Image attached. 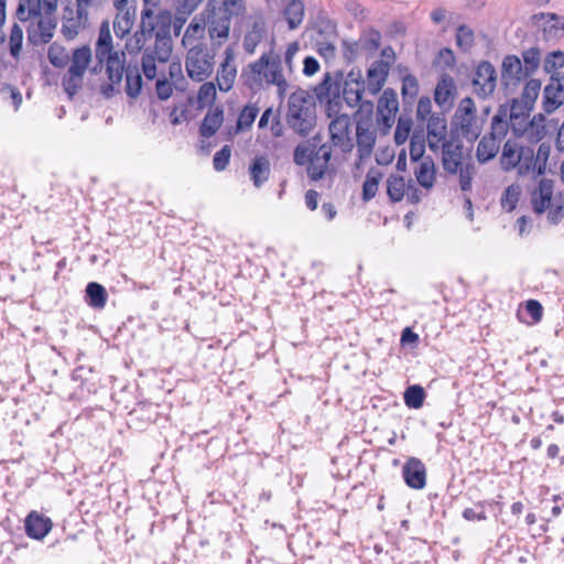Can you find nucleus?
<instances>
[{
	"label": "nucleus",
	"instance_id": "1",
	"mask_svg": "<svg viewBox=\"0 0 564 564\" xmlns=\"http://www.w3.org/2000/svg\"><path fill=\"white\" fill-rule=\"evenodd\" d=\"M171 14L167 11H161L156 15L150 10H142L140 30L130 36L126 43V48L130 53H137L142 50L147 42V36L155 35L153 47H147L142 55L141 66L145 77L154 79L158 74V66L169 62L173 44L170 35Z\"/></svg>",
	"mask_w": 564,
	"mask_h": 564
},
{
	"label": "nucleus",
	"instance_id": "2",
	"mask_svg": "<svg viewBox=\"0 0 564 564\" xmlns=\"http://www.w3.org/2000/svg\"><path fill=\"white\" fill-rule=\"evenodd\" d=\"M241 79L254 93L274 86L280 98H284L290 89L282 57L274 50L263 53L257 61L248 64L241 72Z\"/></svg>",
	"mask_w": 564,
	"mask_h": 564
},
{
	"label": "nucleus",
	"instance_id": "3",
	"mask_svg": "<svg viewBox=\"0 0 564 564\" xmlns=\"http://www.w3.org/2000/svg\"><path fill=\"white\" fill-rule=\"evenodd\" d=\"M333 83L330 75L326 74L323 82L315 88V95L319 101H327L328 117L336 115L329 123V134L332 144L338 148L343 153L349 152L352 148L349 137L350 118L348 115H337V102L330 100V89Z\"/></svg>",
	"mask_w": 564,
	"mask_h": 564
},
{
	"label": "nucleus",
	"instance_id": "4",
	"mask_svg": "<svg viewBox=\"0 0 564 564\" xmlns=\"http://www.w3.org/2000/svg\"><path fill=\"white\" fill-rule=\"evenodd\" d=\"M532 208L535 214L546 213L551 224H557L564 216L563 199L554 194V182L542 178L531 195Z\"/></svg>",
	"mask_w": 564,
	"mask_h": 564
},
{
	"label": "nucleus",
	"instance_id": "5",
	"mask_svg": "<svg viewBox=\"0 0 564 564\" xmlns=\"http://www.w3.org/2000/svg\"><path fill=\"white\" fill-rule=\"evenodd\" d=\"M213 48L221 46L229 37L234 15L218 8L217 0H209L200 12Z\"/></svg>",
	"mask_w": 564,
	"mask_h": 564
},
{
	"label": "nucleus",
	"instance_id": "6",
	"mask_svg": "<svg viewBox=\"0 0 564 564\" xmlns=\"http://www.w3.org/2000/svg\"><path fill=\"white\" fill-rule=\"evenodd\" d=\"M489 113V108L485 110L484 117L477 115L476 105L470 97L463 98L453 117V126L467 140H476L481 131Z\"/></svg>",
	"mask_w": 564,
	"mask_h": 564
},
{
	"label": "nucleus",
	"instance_id": "7",
	"mask_svg": "<svg viewBox=\"0 0 564 564\" xmlns=\"http://www.w3.org/2000/svg\"><path fill=\"white\" fill-rule=\"evenodd\" d=\"M208 46H194L185 55V70L187 76L197 83H203L212 76L215 69V51Z\"/></svg>",
	"mask_w": 564,
	"mask_h": 564
},
{
	"label": "nucleus",
	"instance_id": "8",
	"mask_svg": "<svg viewBox=\"0 0 564 564\" xmlns=\"http://www.w3.org/2000/svg\"><path fill=\"white\" fill-rule=\"evenodd\" d=\"M286 121L296 133L308 134L315 126L311 104L304 97L293 94L289 100Z\"/></svg>",
	"mask_w": 564,
	"mask_h": 564
},
{
	"label": "nucleus",
	"instance_id": "9",
	"mask_svg": "<svg viewBox=\"0 0 564 564\" xmlns=\"http://www.w3.org/2000/svg\"><path fill=\"white\" fill-rule=\"evenodd\" d=\"M117 55V53H115ZM126 74V91L131 98L139 96L142 88L141 73L137 67H128L124 69L120 64L118 56L112 55V47L110 46V33L108 32V80L119 82Z\"/></svg>",
	"mask_w": 564,
	"mask_h": 564
},
{
	"label": "nucleus",
	"instance_id": "10",
	"mask_svg": "<svg viewBox=\"0 0 564 564\" xmlns=\"http://www.w3.org/2000/svg\"><path fill=\"white\" fill-rule=\"evenodd\" d=\"M55 12L43 9L42 13L28 21V40L32 45H43L53 39L57 25Z\"/></svg>",
	"mask_w": 564,
	"mask_h": 564
},
{
	"label": "nucleus",
	"instance_id": "11",
	"mask_svg": "<svg viewBox=\"0 0 564 564\" xmlns=\"http://www.w3.org/2000/svg\"><path fill=\"white\" fill-rule=\"evenodd\" d=\"M62 29L61 32L67 40L75 39L87 22L86 7L75 0H62Z\"/></svg>",
	"mask_w": 564,
	"mask_h": 564
},
{
	"label": "nucleus",
	"instance_id": "12",
	"mask_svg": "<svg viewBox=\"0 0 564 564\" xmlns=\"http://www.w3.org/2000/svg\"><path fill=\"white\" fill-rule=\"evenodd\" d=\"M365 91L367 90L365 88V80L362 79L361 72L350 70L347 74L343 88V98L346 104L351 108L360 106L362 109L371 111L373 107L372 102L362 100V94Z\"/></svg>",
	"mask_w": 564,
	"mask_h": 564
},
{
	"label": "nucleus",
	"instance_id": "13",
	"mask_svg": "<svg viewBox=\"0 0 564 564\" xmlns=\"http://www.w3.org/2000/svg\"><path fill=\"white\" fill-rule=\"evenodd\" d=\"M238 75L236 64V54L231 46L226 47L223 55V61L219 63L216 70L217 87L221 93H228L235 86Z\"/></svg>",
	"mask_w": 564,
	"mask_h": 564
},
{
	"label": "nucleus",
	"instance_id": "14",
	"mask_svg": "<svg viewBox=\"0 0 564 564\" xmlns=\"http://www.w3.org/2000/svg\"><path fill=\"white\" fill-rule=\"evenodd\" d=\"M497 86V72L489 62H481L475 70L473 79L474 93L482 99L491 96Z\"/></svg>",
	"mask_w": 564,
	"mask_h": 564
},
{
	"label": "nucleus",
	"instance_id": "15",
	"mask_svg": "<svg viewBox=\"0 0 564 564\" xmlns=\"http://www.w3.org/2000/svg\"><path fill=\"white\" fill-rule=\"evenodd\" d=\"M398 109L399 101L395 93L391 89L384 90L377 106V121L382 126L383 133H387L393 126Z\"/></svg>",
	"mask_w": 564,
	"mask_h": 564
},
{
	"label": "nucleus",
	"instance_id": "16",
	"mask_svg": "<svg viewBox=\"0 0 564 564\" xmlns=\"http://www.w3.org/2000/svg\"><path fill=\"white\" fill-rule=\"evenodd\" d=\"M530 75L522 66V61L517 55H507L501 64V84L506 89L517 87Z\"/></svg>",
	"mask_w": 564,
	"mask_h": 564
},
{
	"label": "nucleus",
	"instance_id": "17",
	"mask_svg": "<svg viewBox=\"0 0 564 564\" xmlns=\"http://www.w3.org/2000/svg\"><path fill=\"white\" fill-rule=\"evenodd\" d=\"M357 153L359 162L370 159L377 139L376 129L371 126L369 119L357 122Z\"/></svg>",
	"mask_w": 564,
	"mask_h": 564
},
{
	"label": "nucleus",
	"instance_id": "18",
	"mask_svg": "<svg viewBox=\"0 0 564 564\" xmlns=\"http://www.w3.org/2000/svg\"><path fill=\"white\" fill-rule=\"evenodd\" d=\"M564 101V74L551 76L544 87L542 107L546 113L554 112Z\"/></svg>",
	"mask_w": 564,
	"mask_h": 564
},
{
	"label": "nucleus",
	"instance_id": "19",
	"mask_svg": "<svg viewBox=\"0 0 564 564\" xmlns=\"http://www.w3.org/2000/svg\"><path fill=\"white\" fill-rule=\"evenodd\" d=\"M117 15L113 20V32L118 37L128 35L133 26L135 9L128 6V0H113Z\"/></svg>",
	"mask_w": 564,
	"mask_h": 564
},
{
	"label": "nucleus",
	"instance_id": "20",
	"mask_svg": "<svg viewBox=\"0 0 564 564\" xmlns=\"http://www.w3.org/2000/svg\"><path fill=\"white\" fill-rule=\"evenodd\" d=\"M390 70L389 61H376L367 70V78L365 82V88L371 96L377 95L386 84L388 74Z\"/></svg>",
	"mask_w": 564,
	"mask_h": 564
},
{
	"label": "nucleus",
	"instance_id": "21",
	"mask_svg": "<svg viewBox=\"0 0 564 564\" xmlns=\"http://www.w3.org/2000/svg\"><path fill=\"white\" fill-rule=\"evenodd\" d=\"M533 25L542 31L545 40L558 36L564 31V17L555 13H538L531 18Z\"/></svg>",
	"mask_w": 564,
	"mask_h": 564
},
{
	"label": "nucleus",
	"instance_id": "22",
	"mask_svg": "<svg viewBox=\"0 0 564 564\" xmlns=\"http://www.w3.org/2000/svg\"><path fill=\"white\" fill-rule=\"evenodd\" d=\"M405 484L413 489H422L426 484V469L424 464L415 457L406 460L402 468Z\"/></svg>",
	"mask_w": 564,
	"mask_h": 564
},
{
	"label": "nucleus",
	"instance_id": "23",
	"mask_svg": "<svg viewBox=\"0 0 564 564\" xmlns=\"http://www.w3.org/2000/svg\"><path fill=\"white\" fill-rule=\"evenodd\" d=\"M206 34V26L204 23V19L200 14H196L187 28L185 29L184 35L182 37V45L186 50H191L194 46H207L203 40Z\"/></svg>",
	"mask_w": 564,
	"mask_h": 564
},
{
	"label": "nucleus",
	"instance_id": "24",
	"mask_svg": "<svg viewBox=\"0 0 564 564\" xmlns=\"http://www.w3.org/2000/svg\"><path fill=\"white\" fill-rule=\"evenodd\" d=\"M444 170L449 174H456L463 163V147L458 142L448 141L441 145Z\"/></svg>",
	"mask_w": 564,
	"mask_h": 564
},
{
	"label": "nucleus",
	"instance_id": "25",
	"mask_svg": "<svg viewBox=\"0 0 564 564\" xmlns=\"http://www.w3.org/2000/svg\"><path fill=\"white\" fill-rule=\"evenodd\" d=\"M330 158L332 147L328 144H321L317 152L306 164L307 174L313 181H318L325 175Z\"/></svg>",
	"mask_w": 564,
	"mask_h": 564
},
{
	"label": "nucleus",
	"instance_id": "26",
	"mask_svg": "<svg viewBox=\"0 0 564 564\" xmlns=\"http://www.w3.org/2000/svg\"><path fill=\"white\" fill-rule=\"evenodd\" d=\"M447 126L442 116H431L427 121V142L432 151H437L443 143H446Z\"/></svg>",
	"mask_w": 564,
	"mask_h": 564
},
{
	"label": "nucleus",
	"instance_id": "27",
	"mask_svg": "<svg viewBox=\"0 0 564 564\" xmlns=\"http://www.w3.org/2000/svg\"><path fill=\"white\" fill-rule=\"evenodd\" d=\"M455 94L456 85L453 77L447 74L442 75L434 93L435 102L442 108H448L452 106Z\"/></svg>",
	"mask_w": 564,
	"mask_h": 564
},
{
	"label": "nucleus",
	"instance_id": "28",
	"mask_svg": "<svg viewBox=\"0 0 564 564\" xmlns=\"http://www.w3.org/2000/svg\"><path fill=\"white\" fill-rule=\"evenodd\" d=\"M414 176L416 182L426 191L430 192L436 181L435 164L431 158H424L414 169Z\"/></svg>",
	"mask_w": 564,
	"mask_h": 564
},
{
	"label": "nucleus",
	"instance_id": "29",
	"mask_svg": "<svg viewBox=\"0 0 564 564\" xmlns=\"http://www.w3.org/2000/svg\"><path fill=\"white\" fill-rule=\"evenodd\" d=\"M52 529V522L35 511H32L25 519V531L30 538L41 540Z\"/></svg>",
	"mask_w": 564,
	"mask_h": 564
},
{
	"label": "nucleus",
	"instance_id": "30",
	"mask_svg": "<svg viewBox=\"0 0 564 564\" xmlns=\"http://www.w3.org/2000/svg\"><path fill=\"white\" fill-rule=\"evenodd\" d=\"M270 174L271 163L269 159L264 155L256 156L249 165V175L252 184L257 188L261 187L269 180Z\"/></svg>",
	"mask_w": 564,
	"mask_h": 564
},
{
	"label": "nucleus",
	"instance_id": "31",
	"mask_svg": "<svg viewBox=\"0 0 564 564\" xmlns=\"http://www.w3.org/2000/svg\"><path fill=\"white\" fill-rule=\"evenodd\" d=\"M527 147L519 144L516 140L509 139L502 148L500 164L505 171H511L519 165L523 150Z\"/></svg>",
	"mask_w": 564,
	"mask_h": 564
},
{
	"label": "nucleus",
	"instance_id": "32",
	"mask_svg": "<svg viewBox=\"0 0 564 564\" xmlns=\"http://www.w3.org/2000/svg\"><path fill=\"white\" fill-rule=\"evenodd\" d=\"M509 129L510 123L508 120V107L500 106L491 119L490 132L487 135L501 143V141L506 138Z\"/></svg>",
	"mask_w": 564,
	"mask_h": 564
},
{
	"label": "nucleus",
	"instance_id": "33",
	"mask_svg": "<svg viewBox=\"0 0 564 564\" xmlns=\"http://www.w3.org/2000/svg\"><path fill=\"white\" fill-rule=\"evenodd\" d=\"M224 122V110L221 107H214L205 115L203 122L199 127V133L204 138L215 135Z\"/></svg>",
	"mask_w": 564,
	"mask_h": 564
},
{
	"label": "nucleus",
	"instance_id": "34",
	"mask_svg": "<svg viewBox=\"0 0 564 564\" xmlns=\"http://www.w3.org/2000/svg\"><path fill=\"white\" fill-rule=\"evenodd\" d=\"M290 30L297 29L305 15V6L303 0H289L282 11Z\"/></svg>",
	"mask_w": 564,
	"mask_h": 564
},
{
	"label": "nucleus",
	"instance_id": "35",
	"mask_svg": "<svg viewBox=\"0 0 564 564\" xmlns=\"http://www.w3.org/2000/svg\"><path fill=\"white\" fill-rule=\"evenodd\" d=\"M547 133L546 118L542 113H536L530 119L523 138L529 142L536 143L543 140Z\"/></svg>",
	"mask_w": 564,
	"mask_h": 564
},
{
	"label": "nucleus",
	"instance_id": "36",
	"mask_svg": "<svg viewBox=\"0 0 564 564\" xmlns=\"http://www.w3.org/2000/svg\"><path fill=\"white\" fill-rule=\"evenodd\" d=\"M259 109L256 105H246L240 111L237 123L234 128H228V137L231 138L239 132L249 129L258 116Z\"/></svg>",
	"mask_w": 564,
	"mask_h": 564
},
{
	"label": "nucleus",
	"instance_id": "37",
	"mask_svg": "<svg viewBox=\"0 0 564 564\" xmlns=\"http://www.w3.org/2000/svg\"><path fill=\"white\" fill-rule=\"evenodd\" d=\"M500 149V142L496 141L489 135H484L476 150V156L478 162L486 163L494 159Z\"/></svg>",
	"mask_w": 564,
	"mask_h": 564
},
{
	"label": "nucleus",
	"instance_id": "38",
	"mask_svg": "<svg viewBox=\"0 0 564 564\" xmlns=\"http://www.w3.org/2000/svg\"><path fill=\"white\" fill-rule=\"evenodd\" d=\"M316 138L306 140L297 144L294 150V162L297 165H306L313 155L317 152L319 144Z\"/></svg>",
	"mask_w": 564,
	"mask_h": 564
},
{
	"label": "nucleus",
	"instance_id": "39",
	"mask_svg": "<svg viewBox=\"0 0 564 564\" xmlns=\"http://www.w3.org/2000/svg\"><path fill=\"white\" fill-rule=\"evenodd\" d=\"M264 34V23L254 22L251 30H249L243 37V50L249 54H253L258 44L262 41Z\"/></svg>",
	"mask_w": 564,
	"mask_h": 564
},
{
	"label": "nucleus",
	"instance_id": "40",
	"mask_svg": "<svg viewBox=\"0 0 564 564\" xmlns=\"http://www.w3.org/2000/svg\"><path fill=\"white\" fill-rule=\"evenodd\" d=\"M43 12V0H20L17 8V17L21 22Z\"/></svg>",
	"mask_w": 564,
	"mask_h": 564
},
{
	"label": "nucleus",
	"instance_id": "41",
	"mask_svg": "<svg viewBox=\"0 0 564 564\" xmlns=\"http://www.w3.org/2000/svg\"><path fill=\"white\" fill-rule=\"evenodd\" d=\"M91 59V50L88 46L76 48L73 52L72 63L68 68L69 72H79L84 75L89 62Z\"/></svg>",
	"mask_w": 564,
	"mask_h": 564
},
{
	"label": "nucleus",
	"instance_id": "42",
	"mask_svg": "<svg viewBox=\"0 0 564 564\" xmlns=\"http://www.w3.org/2000/svg\"><path fill=\"white\" fill-rule=\"evenodd\" d=\"M541 86L542 84L540 79L531 78L525 82L521 95L517 98L523 104L534 108L535 101L541 91Z\"/></svg>",
	"mask_w": 564,
	"mask_h": 564
},
{
	"label": "nucleus",
	"instance_id": "43",
	"mask_svg": "<svg viewBox=\"0 0 564 564\" xmlns=\"http://www.w3.org/2000/svg\"><path fill=\"white\" fill-rule=\"evenodd\" d=\"M406 187L405 181L401 175H390L387 180V193L393 202L403 199Z\"/></svg>",
	"mask_w": 564,
	"mask_h": 564
},
{
	"label": "nucleus",
	"instance_id": "44",
	"mask_svg": "<svg viewBox=\"0 0 564 564\" xmlns=\"http://www.w3.org/2000/svg\"><path fill=\"white\" fill-rule=\"evenodd\" d=\"M86 302L94 308H102L105 305V289L101 284L90 282L86 286Z\"/></svg>",
	"mask_w": 564,
	"mask_h": 564
},
{
	"label": "nucleus",
	"instance_id": "45",
	"mask_svg": "<svg viewBox=\"0 0 564 564\" xmlns=\"http://www.w3.org/2000/svg\"><path fill=\"white\" fill-rule=\"evenodd\" d=\"M96 65L91 67L93 73L100 72L106 59V20L102 21L99 26V36L96 46Z\"/></svg>",
	"mask_w": 564,
	"mask_h": 564
},
{
	"label": "nucleus",
	"instance_id": "46",
	"mask_svg": "<svg viewBox=\"0 0 564 564\" xmlns=\"http://www.w3.org/2000/svg\"><path fill=\"white\" fill-rule=\"evenodd\" d=\"M520 196H521L520 185H518V184L509 185L505 189V192L501 196V200H500L501 207L508 213L512 212L517 207Z\"/></svg>",
	"mask_w": 564,
	"mask_h": 564
},
{
	"label": "nucleus",
	"instance_id": "47",
	"mask_svg": "<svg viewBox=\"0 0 564 564\" xmlns=\"http://www.w3.org/2000/svg\"><path fill=\"white\" fill-rule=\"evenodd\" d=\"M381 180V173L375 170H371L367 173L366 180L362 185V198L364 200L372 199L379 187V182Z\"/></svg>",
	"mask_w": 564,
	"mask_h": 564
},
{
	"label": "nucleus",
	"instance_id": "48",
	"mask_svg": "<svg viewBox=\"0 0 564 564\" xmlns=\"http://www.w3.org/2000/svg\"><path fill=\"white\" fill-rule=\"evenodd\" d=\"M404 403L410 409H420L425 399L424 389L421 386H411L404 392Z\"/></svg>",
	"mask_w": 564,
	"mask_h": 564
},
{
	"label": "nucleus",
	"instance_id": "49",
	"mask_svg": "<svg viewBox=\"0 0 564 564\" xmlns=\"http://www.w3.org/2000/svg\"><path fill=\"white\" fill-rule=\"evenodd\" d=\"M516 169L520 176L532 174L534 177H536L534 151L531 148L527 147L525 150H523L519 165H517Z\"/></svg>",
	"mask_w": 564,
	"mask_h": 564
},
{
	"label": "nucleus",
	"instance_id": "50",
	"mask_svg": "<svg viewBox=\"0 0 564 564\" xmlns=\"http://www.w3.org/2000/svg\"><path fill=\"white\" fill-rule=\"evenodd\" d=\"M217 87L213 82H203L197 93V102L200 108L210 106L217 95Z\"/></svg>",
	"mask_w": 564,
	"mask_h": 564
},
{
	"label": "nucleus",
	"instance_id": "51",
	"mask_svg": "<svg viewBox=\"0 0 564 564\" xmlns=\"http://www.w3.org/2000/svg\"><path fill=\"white\" fill-rule=\"evenodd\" d=\"M551 154V145L547 143H541L534 153L535 162V175L541 176L545 174L547 169V161Z\"/></svg>",
	"mask_w": 564,
	"mask_h": 564
},
{
	"label": "nucleus",
	"instance_id": "52",
	"mask_svg": "<svg viewBox=\"0 0 564 564\" xmlns=\"http://www.w3.org/2000/svg\"><path fill=\"white\" fill-rule=\"evenodd\" d=\"M82 73L79 72H67L63 77L62 85L69 98H72L83 85Z\"/></svg>",
	"mask_w": 564,
	"mask_h": 564
},
{
	"label": "nucleus",
	"instance_id": "53",
	"mask_svg": "<svg viewBox=\"0 0 564 564\" xmlns=\"http://www.w3.org/2000/svg\"><path fill=\"white\" fill-rule=\"evenodd\" d=\"M522 66L528 72L529 75H532L536 72L541 63V52L536 47H531L522 52Z\"/></svg>",
	"mask_w": 564,
	"mask_h": 564
},
{
	"label": "nucleus",
	"instance_id": "54",
	"mask_svg": "<svg viewBox=\"0 0 564 564\" xmlns=\"http://www.w3.org/2000/svg\"><path fill=\"white\" fill-rule=\"evenodd\" d=\"M22 43L23 29L18 23H14L11 28L9 36V48L12 57L18 58L20 56L22 51Z\"/></svg>",
	"mask_w": 564,
	"mask_h": 564
},
{
	"label": "nucleus",
	"instance_id": "55",
	"mask_svg": "<svg viewBox=\"0 0 564 564\" xmlns=\"http://www.w3.org/2000/svg\"><path fill=\"white\" fill-rule=\"evenodd\" d=\"M475 35L470 28L466 25L458 26L456 31V45L463 51L467 52L474 44Z\"/></svg>",
	"mask_w": 564,
	"mask_h": 564
},
{
	"label": "nucleus",
	"instance_id": "56",
	"mask_svg": "<svg viewBox=\"0 0 564 564\" xmlns=\"http://www.w3.org/2000/svg\"><path fill=\"white\" fill-rule=\"evenodd\" d=\"M564 66V52L553 51L549 53L543 62L545 73L553 74Z\"/></svg>",
	"mask_w": 564,
	"mask_h": 564
},
{
	"label": "nucleus",
	"instance_id": "57",
	"mask_svg": "<svg viewBox=\"0 0 564 564\" xmlns=\"http://www.w3.org/2000/svg\"><path fill=\"white\" fill-rule=\"evenodd\" d=\"M412 129V120L408 117H400L398 119L397 128L394 131V142L398 145L405 143L409 139Z\"/></svg>",
	"mask_w": 564,
	"mask_h": 564
},
{
	"label": "nucleus",
	"instance_id": "58",
	"mask_svg": "<svg viewBox=\"0 0 564 564\" xmlns=\"http://www.w3.org/2000/svg\"><path fill=\"white\" fill-rule=\"evenodd\" d=\"M381 35L379 32L370 31L359 37V45L362 46L365 54H369L379 48Z\"/></svg>",
	"mask_w": 564,
	"mask_h": 564
},
{
	"label": "nucleus",
	"instance_id": "59",
	"mask_svg": "<svg viewBox=\"0 0 564 564\" xmlns=\"http://www.w3.org/2000/svg\"><path fill=\"white\" fill-rule=\"evenodd\" d=\"M459 186L463 192H468L471 189V183L474 175L476 173L475 165L473 163H466L459 167Z\"/></svg>",
	"mask_w": 564,
	"mask_h": 564
},
{
	"label": "nucleus",
	"instance_id": "60",
	"mask_svg": "<svg viewBox=\"0 0 564 564\" xmlns=\"http://www.w3.org/2000/svg\"><path fill=\"white\" fill-rule=\"evenodd\" d=\"M366 55L359 41H343V56L346 61L352 62L358 57Z\"/></svg>",
	"mask_w": 564,
	"mask_h": 564
},
{
	"label": "nucleus",
	"instance_id": "61",
	"mask_svg": "<svg viewBox=\"0 0 564 564\" xmlns=\"http://www.w3.org/2000/svg\"><path fill=\"white\" fill-rule=\"evenodd\" d=\"M529 118L530 117H520L517 115L508 116L510 129L516 137L523 138L528 129V123L530 122Z\"/></svg>",
	"mask_w": 564,
	"mask_h": 564
},
{
	"label": "nucleus",
	"instance_id": "62",
	"mask_svg": "<svg viewBox=\"0 0 564 564\" xmlns=\"http://www.w3.org/2000/svg\"><path fill=\"white\" fill-rule=\"evenodd\" d=\"M203 0H176L175 11L177 15H183V21L186 20L202 3Z\"/></svg>",
	"mask_w": 564,
	"mask_h": 564
},
{
	"label": "nucleus",
	"instance_id": "63",
	"mask_svg": "<svg viewBox=\"0 0 564 564\" xmlns=\"http://www.w3.org/2000/svg\"><path fill=\"white\" fill-rule=\"evenodd\" d=\"M48 59L56 67H63L68 62V54L65 50L57 45H52L48 48Z\"/></svg>",
	"mask_w": 564,
	"mask_h": 564
},
{
	"label": "nucleus",
	"instance_id": "64",
	"mask_svg": "<svg viewBox=\"0 0 564 564\" xmlns=\"http://www.w3.org/2000/svg\"><path fill=\"white\" fill-rule=\"evenodd\" d=\"M231 155V150L229 145L223 147L216 154L214 155L213 164L216 171H223L229 164Z\"/></svg>",
	"mask_w": 564,
	"mask_h": 564
}]
</instances>
